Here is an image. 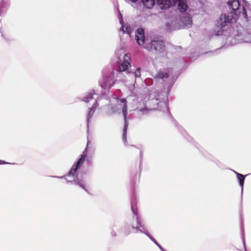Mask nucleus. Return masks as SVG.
Wrapping results in <instances>:
<instances>
[{"mask_svg": "<svg viewBox=\"0 0 251 251\" xmlns=\"http://www.w3.org/2000/svg\"><path fill=\"white\" fill-rule=\"evenodd\" d=\"M157 108L162 111L168 110V103L165 100H160L157 103Z\"/></svg>", "mask_w": 251, "mask_h": 251, "instance_id": "obj_18", "label": "nucleus"}, {"mask_svg": "<svg viewBox=\"0 0 251 251\" xmlns=\"http://www.w3.org/2000/svg\"><path fill=\"white\" fill-rule=\"evenodd\" d=\"M229 36L234 38L235 40L241 42L246 43L251 42V40L250 39L251 35L247 33V31L241 26L239 27H237V29L233 28L232 31L229 34Z\"/></svg>", "mask_w": 251, "mask_h": 251, "instance_id": "obj_7", "label": "nucleus"}, {"mask_svg": "<svg viewBox=\"0 0 251 251\" xmlns=\"http://www.w3.org/2000/svg\"><path fill=\"white\" fill-rule=\"evenodd\" d=\"M100 99L99 96L97 94L95 91L93 90L90 91L87 95L84 96L81 100L86 103H89L93 101V105L91 108H89V111L87 116V127L89 126V123L90 120L96 111L97 107L98 106V102Z\"/></svg>", "mask_w": 251, "mask_h": 251, "instance_id": "obj_4", "label": "nucleus"}, {"mask_svg": "<svg viewBox=\"0 0 251 251\" xmlns=\"http://www.w3.org/2000/svg\"><path fill=\"white\" fill-rule=\"evenodd\" d=\"M8 164V163L5 162L4 161L0 160V164Z\"/></svg>", "mask_w": 251, "mask_h": 251, "instance_id": "obj_26", "label": "nucleus"}, {"mask_svg": "<svg viewBox=\"0 0 251 251\" xmlns=\"http://www.w3.org/2000/svg\"><path fill=\"white\" fill-rule=\"evenodd\" d=\"M119 22L121 25V27L120 28V30L122 31L123 33H127L128 35H130L132 32V29L130 25L127 24L124 25V21L122 18V14L119 13Z\"/></svg>", "mask_w": 251, "mask_h": 251, "instance_id": "obj_13", "label": "nucleus"}, {"mask_svg": "<svg viewBox=\"0 0 251 251\" xmlns=\"http://www.w3.org/2000/svg\"><path fill=\"white\" fill-rule=\"evenodd\" d=\"M118 226V223H115L113 224L112 226V232H111V235L112 237H116L117 236V234H116V233L115 231H114V229H115V228Z\"/></svg>", "mask_w": 251, "mask_h": 251, "instance_id": "obj_22", "label": "nucleus"}, {"mask_svg": "<svg viewBox=\"0 0 251 251\" xmlns=\"http://www.w3.org/2000/svg\"><path fill=\"white\" fill-rule=\"evenodd\" d=\"M164 47V43L162 41L153 40L151 41L149 45H145L144 48L150 51L160 52L162 51Z\"/></svg>", "mask_w": 251, "mask_h": 251, "instance_id": "obj_8", "label": "nucleus"}, {"mask_svg": "<svg viewBox=\"0 0 251 251\" xmlns=\"http://www.w3.org/2000/svg\"><path fill=\"white\" fill-rule=\"evenodd\" d=\"M144 6L147 9H151L155 5L156 0H141Z\"/></svg>", "mask_w": 251, "mask_h": 251, "instance_id": "obj_17", "label": "nucleus"}, {"mask_svg": "<svg viewBox=\"0 0 251 251\" xmlns=\"http://www.w3.org/2000/svg\"><path fill=\"white\" fill-rule=\"evenodd\" d=\"M160 100V99H159V98H156V99H155V101H158V100Z\"/></svg>", "mask_w": 251, "mask_h": 251, "instance_id": "obj_29", "label": "nucleus"}, {"mask_svg": "<svg viewBox=\"0 0 251 251\" xmlns=\"http://www.w3.org/2000/svg\"><path fill=\"white\" fill-rule=\"evenodd\" d=\"M118 103V109H122L123 114L124 118L125 124L124 127L123 129V140L124 142L125 146L126 145V132L128 126V123L127 121L126 116L127 114V107L126 104V99L123 98L121 99L117 100Z\"/></svg>", "mask_w": 251, "mask_h": 251, "instance_id": "obj_6", "label": "nucleus"}, {"mask_svg": "<svg viewBox=\"0 0 251 251\" xmlns=\"http://www.w3.org/2000/svg\"><path fill=\"white\" fill-rule=\"evenodd\" d=\"M189 138H190V139H189V141H191V140H192V138H191V137H189Z\"/></svg>", "mask_w": 251, "mask_h": 251, "instance_id": "obj_30", "label": "nucleus"}, {"mask_svg": "<svg viewBox=\"0 0 251 251\" xmlns=\"http://www.w3.org/2000/svg\"><path fill=\"white\" fill-rule=\"evenodd\" d=\"M135 39L140 46L145 43V31L142 28H138L135 32Z\"/></svg>", "mask_w": 251, "mask_h": 251, "instance_id": "obj_10", "label": "nucleus"}, {"mask_svg": "<svg viewBox=\"0 0 251 251\" xmlns=\"http://www.w3.org/2000/svg\"><path fill=\"white\" fill-rule=\"evenodd\" d=\"M140 157L139 167H140V168H141V166H142V151L141 150L140 151Z\"/></svg>", "mask_w": 251, "mask_h": 251, "instance_id": "obj_24", "label": "nucleus"}, {"mask_svg": "<svg viewBox=\"0 0 251 251\" xmlns=\"http://www.w3.org/2000/svg\"><path fill=\"white\" fill-rule=\"evenodd\" d=\"M161 251H167L166 249H164L161 246L159 248Z\"/></svg>", "mask_w": 251, "mask_h": 251, "instance_id": "obj_27", "label": "nucleus"}, {"mask_svg": "<svg viewBox=\"0 0 251 251\" xmlns=\"http://www.w3.org/2000/svg\"><path fill=\"white\" fill-rule=\"evenodd\" d=\"M129 67H131L130 58L127 54H125L124 60L119 64L116 70L117 77H119L120 80L124 81L126 79L125 75H128L130 72Z\"/></svg>", "mask_w": 251, "mask_h": 251, "instance_id": "obj_5", "label": "nucleus"}, {"mask_svg": "<svg viewBox=\"0 0 251 251\" xmlns=\"http://www.w3.org/2000/svg\"><path fill=\"white\" fill-rule=\"evenodd\" d=\"M129 0L132 2H136L138 0Z\"/></svg>", "mask_w": 251, "mask_h": 251, "instance_id": "obj_28", "label": "nucleus"}, {"mask_svg": "<svg viewBox=\"0 0 251 251\" xmlns=\"http://www.w3.org/2000/svg\"><path fill=\"white\" fill-rule=\"evenodd\" d=\"M169 77V75L167 73H164L163 72H159L155 75L154 77V80L156 82L159 79H164L165 78H167Z\"/></svg>", "mask_w": 251, "mask_h": 251, "instance_id": "obj_20", "label": "nucleus"}, {"mask_svg": "<svg viewBox=\"0 0 251 251\" xmlns=\"http://www.w3.org/2000/svg\"><path fill=\"white\" fill-rule=\"evenodd\" d=\"M245 6L240 5L238 0L228 1L227 3L229 12L222 14L217 20L214 31L216 35H222L227 29L230 28L231 25L241 18L245 24L251 25V9Z\"/></svg>", "mask_w": 251, "mask_h": 251, "instance_id": "obj_1", "label": "nucleus"}, {"mask_svg": "<svg viewBox=\"0 0 251 251\" xmlns=\"http://www.w3.org/2000/svg\"><path fill=\"white\" fill-rule=\"evenodd\" d=\"M9 5V0H0V16L5 14Z\"/></svg>", "mask_w": 251, "mask_h": 251, "instance_id": "obj_14", "label": "nucleus"}, {"mask_svg": "<svg viewBox=\"0 0 251 251\" xmlns=\"http://www.w3.org/2000/svg\"><path fill=\"white\" fill-rule=\"evenodd\" d=\"M134 203V200H132L131 202V208L133 213V217L127 221L122 228V231L125 235H128L132 233H142L145 231L146 226L138 216L137 211Z\"/></svg>", "mask_w": 251, "mask_h": 251, "instance_id": "obj_2", "label": "nucleus"}, {"mask_svg": "<svg viewBox=\"0 0 251 251\" xmlns=\"http://www.w3.org/2000/svg\"><path fill=\"white\" fill-rule=\"evenodd\" d=\"M180 23L184 27L188 28L192 25V20L189 14L183 13L180 16Z\"/></svg>", "mask_w": 251, "mask_h": 251, "instance_id": "obj_11", "label": "nucleus"}, {"mask_svg": "<svg viewBox=\"0 0 251 251\" xmlns=\"http://www.w3.org/2000/svg\"><path fill=\"white\" fill-rule=\"evenodd\" d=\"M142 233L146 234L158 248L161 246V245L157 242L154 238L152 235L150 234L147 227L145 228V232H143Z\"/></svg>", "mask_w": 251, "mask_h": 251, "instance_id": "obj_21", "label": "nucleus"}, {"mask_svg": "<svg viewBox=\"0 0 251 251\" xmlns=\"http://www.w3.org/2000/svg\"><path fill=\"white\" fill-rule=\"evenodd\" d=\"M141 75V69L138 68L136 69L134 72H133L131 71H130L128 75V77H131L135 78V79L137 77H140Z\"/></svg>", "mask_w": 251, "mask_h": 251, "instance_id": "obj_19", "label": "nucleus"}, {"mask_svg": "<svg viewBox=\"0 0 251 251\" xmlns=\"http://www.w3.org/2000/svg\"><path fill=\"white\" fill-rule=\"evenodd\" d=\"M233 172L236 175V176L238 179V181L239 182V185L241 187L242 193H243L245 179V177L247 176V175L244 176V175L241 174L235 171H233ZM248 175H247V176Z\"/></svg>", "mask_w": 251, "mask_h": 251, "instance_id": "obj_16", "label": "nucleus"}, {"mask_svg": "<svg viewBox=\"0 0 251 251\" xmlns=\"http://www.w3.org/2000/svg\"><path fill=\"white\" fill-rule=\"evenodd\" d=\"M157 5L161 9H166L175 4V0H156Z\"/></svg>", "mask_w": 251, "mask_h": 251, "instance_id": "obj_12", "label": "nucleus"}, {"mask_svg": "<svg viewBox=\"0 0 251 251\" xmlns=\"http://www.w3.org/2000/svg\"><path fill=\"white\" fill-rule=\"evenodd\" d=\"M150 110V109L146 108V107H144V108H141L140 109V111L141 112H142L143 114H145V113H147V112Z\"/></svg>", "mask_w": 251, "mask_h": 251, "instance_id": "obj_23", "label": "nucleus"}, {"mask_svg": "<svg viewBox=\"0 0 251 251\" xmlns=\"http://www.w3.org/2000/svg\"><path fill=\"white\" fill-rule=\"evenodd\" d=\"M87 146L85 148L82 153L80 155L79 159L74 164L71 169L67 174L61 176H51V177L54 178H58L60 179H64L66 180V182L67 183H75V184L82 188L83 189H84L87 193H89L88 190L86 188V186L84 184V181L83 180L80 179L78 177H75L73 180L71 181H70L67 179V176H75L78 169L80 168V167L84 163L85 158L87 156Z\"/></svg>", "mask_w": 251, "mask_h": 251, "instance_id": "obj_3", "label": "nucleus"}, {"mask_svg": "<svg viewBox=\"0 0 251 251\" xmlns=\"http://www.w3.org/2000/svg\"><path fill=\"white\" fill-rule=\"evenodd\" d=\"M177 7L178 9L180 12H185L188 8L186 0H177Z\"/></svg>", "mask_w": 251, "mask_h": 251, "instance_id": "obj_15", "label": "nucleus"}, {"mask_svg": "<svg viewBox=\"0 0 251 251\" xmlns=\"http://www.w3.org/2000/svg\"><path fill=\"white\" fill-rule=\"evenodd\" d=\"M114 84L112 76H103L102 79L100 82V86L104 89H109Z\"/></svg>", "mask_w": 251, "mask_h": 251, "instance_id": "obj_9", "label": "nucleus"}, {"mask_svg": "<svg viewBox=\"0 0 251 251\" xmlns=\"http://www.w3.org/2000/svg\"><path fill=\"white\" fill-rule=\"evenodd\" d=\"M243 243L245 251H247L246 247L245 241V238H244V235H243Z\"/></svg>", "mask_w": 251, "mask_h": 251, "instance_id": "obj_25", "label": "nucleus"}]
</instances>
